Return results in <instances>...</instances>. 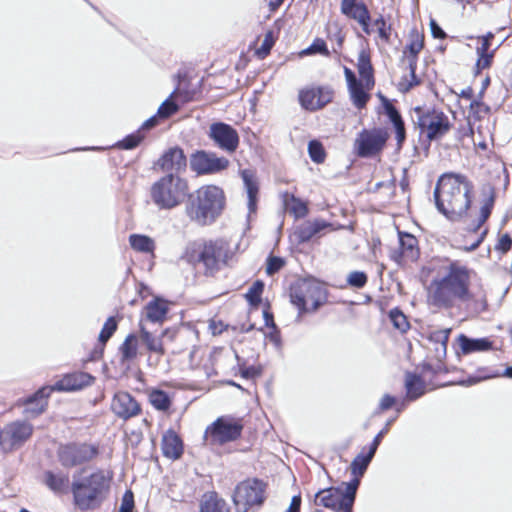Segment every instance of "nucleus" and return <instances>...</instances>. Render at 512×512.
I'll list each match as a JSON object with an SVG mask.
<instances>
[{"label": "nucleus", "instance_id": "nucleus-1", "mask_svg": "<svg viewBox=\"0 0 512 512\" xmlns=\"http://www.w3.org/2000/svg\"><path fill=\"white\" fill-rule=\"evenodd\" d=\"M473 183L461 173H443L434 189L437 210L451 222H460L469 215Z\"/></svg>", "mask_w": 512, "mask_h": 512}, {"label": "nucleus", "instance_id": "nucleus-2", "mask_svg": "<svg viewBox=\"0 0 512 512\" xmlns=\"http://www.w3.org/2000/svg\"><path fill=\"white\" fill-rule=\"evenodd\" d=\"M471 271L457 261H452L441 278L432 280L429 299L437 308L450 309L457 302L465 303L472 299L470 291Z\"/></svg>", "mask_w": 512, "mask_h": 512}, {"label": "nucleus", "instance_id": "nucleus-3", "mask_svg": "<svg viewBox=\"0 0 512 512\" xmlns=\"http://www.w3.org/2000/svg\"><path fill=\"white\" fill-rule=\"evenodd\" d=\"M225 194L216 185H204L189 192L185 203L186 216L200 226L214 223L225 207Z\"/></svg>", "mask_w": 512, "mask_h": 512}, {"label": "nucleus", "instance_id": "nucleus-4", "mask_svg": "<svg viewBox=\"0 0 512 512\" xmlns=\"http://www.w3.org/2000/svg\"><path fill=\"white\" fill-rule=\"evenodd\" d=\"M110 483L111 476L102 469L74 479L71 484L74 505L80 511L98 509L109 495Z\"/></svg>", "mask_w": 512, "mask_h": 512}, {"label": "nucleus", "instance_id": "nucleus-5", "mask_svg": "<svg viewBox=\"0 0 512 512\" xmlns=\"http://www.w3.org/2000/svg\"><path fill=\"white\" fill-rule=\"evenodd\" d=\"M149 195L159 210H173L187 199L188 180L182 176L164 174L151 185Z\"/></svg>", "mask_w": 512, "mask_h": 512}, {"label": "nucleus", "instance_id": "nucleus-6", "mask_svg": "<svg viewBox=\"0 0 512 512\" xmlns=\"http://www.w3.org/2000/svg\"><path fill=\"white\" fill-rule=\"evenodd\" d=\"M238 245L220 238L205 242L198 255V261L203 264L206 275H214L223 267L234 262Z\"/></svg>", "mask_w": 512, "mask_h": 512}, {"label": "nucleus", "instance_id": "nucleus-7", "mask_svg": "<svg viewBox=\"0 0 512 512\" xmlns=\"http://www.w3.org/2000/svg\"><path fill=\"white\" fill-rule=\"evenodd\" d=\"M327 298L326 289L315 280H302L291 288L290 299L299 314L315 312Z\"/></svg>", "mask_w": 512, "mask_h": 512}, {"label": "nucleus", "instance_id": "nucleus-8", "mask_svg": "<svg viewBox=\"0 0 512 512\" xmlns=\"http://www.w3.org/2000/svg\"><path fill=\"white\" fill-rule=\"evenodd\" d=\"M242 431L243 424L240 419L220 416L207 426L203 438L208 445H224L239 439Z\"/></svg>", "mask_w": 512, "mask_h": 512}, {"label": "nucleus", "instance_id": "nucleus-9", "mask_svg": "<svg viewBox=\"0 0 512 512\" xmlns=\"http://www.w3.org/2000/svg\"><path fill=\"white\" fill-rule=\"evenodd\" d=\"M414 112L417 115L416 124L421 133H426L429 141L438 140L443 137L451 128L448 116L436 109L416 107Z\"/></svg>", "mask_w": 512, "mask_h": 512}, {"label": "nucleus", "instance_id": "nucleus-10", "mask_svg": "<svg viewBox=\"0 0 512 512\" xmlns=\"http://www.w3.org/2000/svg\"><path fill=\"white\" fill-rule=\"evenodd\" d=\"M34 426L25 420H15L0 429V450L4 454L21 448L33 435Z\"/></svg>", "mask_w": 512, "mask_h": 512}, {"label": "nucleus", "instance_id": "nucleus-11", "mask_svg": "<svg viewBox=\"0 0 512 512\" xmlns=\"http://www.w3.org/2000/svg\"><path fill=\"white\" fill-rule=\"evenodd\" d=\"M98 455V448L87 443H68L60 445L57 457L65 468H72L91 461Z\"/></svg>", "mask_w": 512, "mask_h": 512}, {"label": "nucleus", "instance_id": "nucleus-12", "mask_svg": "<svg viewBox=\"0 0 512 512\" xmlns=\"http://www.w3.org/2000/svg\"><path fill=\"white\" fill-rule=\"evenodd\" d=\"M264 501V486L257 479L241 482L236 486L233 502L237 512H247L254 505Z\"/></svg>", "mask_w": 512, "mask_h": 512}, {"label": "nucleus", "instance_id": "nucleus-13", "mask_svg": "<svg viewBox=\"0 0 512 512\" xmlns=\"http://www.w3.org/2000/svg\"><path fill=\"white\" fill-rule=\"evenodd\" d=\"M388 138L389 135L384 129H363L355 140V152L361 158L375 156L383 150Z\"/></svg>", "mask_w": 512, "mask_h": 512}, {"label": "nucleus", "instance_id": "nucleus-14", "mask_svg": "<svg viewBox=\"0 0 512 512\" xmlns=\"http://www.w3.org/2000/svg\"><path fill=\"white\" fill-rule=\"evenodd\" d=\"M229 166V160L216 153L198 150L190 156V168L198 175L219 173Z\"/></svg>", "mask_w": 512, "mask_h": 512}, {"label": "nucleus", "instance_id": "nucleus-15", "mask_svg": "<svg viewBox=\"0 0 512 512\" xmlns=\"http://www.w3.org/2000/svg\"><path fill=\"white\" fill-rule=\"evenodd\" d=\"M334 91L330 86H312L299 91L298 100L307 111H317L332 102Z\"/></svg>", "mask_w": 512, "mask_h": 512}, {"label": "nucleus", "instance_id": "nucleus-16", "mask_svg": "<svg viewBox=\"0 0 512 512\" xmlns=\"http://www.w3.org/2000/svg\"><path fill=\"white\" fill-rule=\"evenodd\" d=\"M209 138L221 150L233 153L239 146V135L235 128L224 122H214L209 127Z\"/></svg>", "mask_w": 512, "mask_h": 512}, {"label": "nucleus", "instance_id": "nucleus-17", "mask_svg": "<svg viewBox=\"0 0 512 512\" xmlns=\"http://www.w3.org/2000/svg\"><path fill=\"white\" fill-rule=\"evenodd\" d=\"M154 168L164 174L181 176L187 168V157L179 146L170 147L158 158Z\"/></svg>", "mask_w": 512, "mask_h": 512}, {"label": "nucleus", "instance_id": "nucleus-18", "mask_svg": "<svg viewBox=\"0 0 512 512\" xmlns=\"http://www.w3.org/2000/svg\"><path fill=\"white\" fill-rule=\"evenodd\" d=\"M315 504L322 505L335 512H352L353 506L351 503L346 502V495L343 492V487H329L322 489L315 494Z\"/></svg>", "mask_w": 512, "mask_h": 512}, {"label": "nucleus", "instance_id": "nucleus-19", "mask_svg": "<svg viewBox=\"0 0 512 512\" xmlns=\"http://www.w3.org/2000/svg\"><path fill=\"white\" fill-rule=\"evenodd\" d=\"M112 412L120 419L128 420L141 413V406L128 392H117L111 402Z\"/></svg>", "mask_w": 512, "mask_h": 512}, {"label": "nucleus", "instance_id": "nucleus-20", "mask_svg": "<svg viewBox=\"0 0 512 512\" xmlns=\"http://www.w3.org/2000/svg\"><path fill=\"white\" fill-rule=\"evenodd\" d=\"M340 10L343 15L359 23L366 34H371L370 13L366 4L358 0H342Z\"/></svg>", "mask_w": 512, "mask_h": 512}, {"label": "nucleus", "instance_id": "nucleus-21", "mask_svg": "<svg viewBox=\"0 0 512 512\" xmlns=\"http://www.w3.org/2000/svg\"><path fill=\"white\" fill-rule=\"evenodd\" d=\"M398 238L399 252H393L391 258L398 264H400L403 259L411 262L416 261L420 255L417 238L403 231L398 232Z\"/></svg>", "mask_w": 512, "mask_h": 512}, {"label": "nucleus", "instance_id": "nucleus-22", "mask_svg": "<svg viewBox=\"0 0 512 512\" xmlns=\"http://www.w3.org/2000/svg\"><path fill=\"white\" fill-rule=\"evenodd\" d=\"M331 227L332 224L324 219L308 220L296 226L294 236L298 244H303Z\"/></svg>", "mask_w": 512, "mask_h": 512}, {"label": "nucleus", "instance_id": "nucleus-23", "mask_svg": "<svg viewBox=\"0 0 512 512\" xmlns=\"http://www.w3.org/2000/svg\"><path fill=\"white\" fill-rule=\"evenodd\" d=\"M94 377L83 371H77L65 375L61 380L57 381L54 386H50L57 391H75L90 385Z\"/></svg>", "mask_w": 512, "mask_h": 512}, {"label": "nucleus", "instance_id": "nucleus-24", "mask_svg": "<svg viewBox=\"0 0 512 512\" xmlns=\"http://www.w3.org/2000/svg\"><path fill=\"white\" fill-rule=\"evenodd\" d=\"M53 388L50 386L41 387L34 394L28 396L23 404L25 406L24 413L30 417H36L42 414L47 407V399Z\"/></svg>", "mask_w": 512, "mask_h": 512}, {"label": "nucleus", "instance_id": "nucleus-25", "mask_svg": "<svg viewBox=\"0 0 512 512\" xmlns=\"http://www.w3.org/2000/svg\"><path fill=\"white\" fill-rule=\"evenodd\" d=\"M162 452L169 459H179L183 454V443L180 437L173 431L168 430L162 437Z\"/></svg>", "mask_w": 512, "mask_h": 512}, {"label": "nucleus", "instance_id": "nucleus-26", "mask_svg": "<svg viewBox=\"0 0 512 512\" xmlns=\"http://www.w3.org/2000/svg\"><path fill=\"white\" fill-rule=\"evenodd\" d=\"M357 69L361 77V81L365 82L367 90H371L375 84L374 69L371 63L370 54L365 49H362L359 52Z\"/></svg>", "mask_w": 512, "mask_h": 512}, {"label": "nucleus", "instance_id": "nucleus-27", "mask_svg": "<svg viewBox=\"0 0 512 512\" xmlns=\"http://www.w3.org/2000/svg\"><path fill=\"white\" fill-rule=\"evenodd\" d=\"M383 108L385 114L394 126L397 142L401 144L406 138L405 124L402 116L387 98H383Z\"/></svg>", "mask_w": 512, "mask_h": 512}, {"label": "nucleus", "instance_id": "nucleus-28", "mask_svg": "<svg viewBox=\"0 0 512 512\" xmlns=\"http://www.w3.org/2000/svg\"><path fill=\"white\" fill-rule=\"evenodd\" d=\"M458 344L463 354L488 351L493 347L492 341L488 338H470L464 334L459 335Z\"/></svg>", "mask_w": 512, "mask_h": 512}, {"label": "nucleus", "instance_id": "nucleus-29", "mask_svg": "<svg viewBox=\"0 0 512 512\" xmlns=\"http://www.w3.org/2000/svg\"><path fill=\"white\" fill-rule=\"evenodd\" d=\"M406 399L415 401L426 393L424 380L416 373L407 372L405 375Z\"/></svg>", "mask_w": 512, "mask_h": 512}, {"label": "nucleus", "instance_id": "nucleus-30", "mask_svg": "<svg viewBox=\"0 0 512 512\" xmlns=\"http://www.w3.org/2000/svg\"><path fill=\"white\" fill-rule=\"evenodd\" d=\"M376 449L369 445L368 448L364 447L359 454L352 460L350 469L353 476H363L371 463Z\"/></svg>", "mask_w": 512, "mask_h": 512}, {"label": "nucleus", "instance_id": "nucleus-31", "mask_svg": "<svg viewBox=\"0 0 512 512\" xmlns=\"http://www.w3.org/2000/svg\"><path fill=\"white\" fill-rule=\"evenodd\" d=\"M146 318L152 323H161L168 313V302L162 298H154L145 306Z\"/></svg>", "mask_w": 512, "mask_h": 512}, {"label": "nucleus", "instance_id": "nucleus-32", "mask_svg": "<svg viewBox=\"0 0 512 512\" xmlns=\"http://www.w3.org/2000/svg\"><path fill=\"white\" fill-rule=\"evenodd\" d=\"M167 333L168 330H164L159 336H155L151 332H149L142 324H140L141 341L145 344L149 352L158 354L160 356L165 354L162 339Z\"/></svg>", "mask_w": 512, "mask_h": 512}, {"label": "nucleus", "instance_id": "nucleus-33", "mask_svg": "<svg viewBox=\"0 0 512 512\" xmlns=\"http://www.w3.org/2000/svg\"><path fill=\"white\" fill-rule=\"evenodd\" d=\"M241 177L248 196L249 213H255L257 208V195L259 191L258 184L251 170H242Z\"/></svg>", "mask_w": 512, "mask_h": 512}, {"label": "nucleus", "instance_id": "nucleus-34", "mask_svg": "<svg viewBox=\"0 0 512 512\" xmlns=\"http://www.w3.org/2000/svg\"><path fill=\"white\" fill-rule=\"evenodd\" d=\"M200 512H230V509L224 499L219 498L215 492H212L204 495Z\"/></svg>", "mask_w": 512, "mask_h": 512}, {"label": "nucleus", "instance_id": "nucleus-35", "mask_svg": "<svg viewBox=\"0 0 512 512\" xmlns=\"http://www.w3.org/2000/svg\"><path fill=\"white\" fill-rule=\"evenodd\" d=\"M451 329L436 330L430 333L429 340L433 342L435 346V354L438 360H442L446 357L447 343L449 340Z\"/></svg>", "mask_w": 512, "mask_h": 512}, {"label": "nucleus", "instance_id": "nucleus-36", "mask_svg": "<svg viewBox=\"0 0 512 512\" xmlns=\"http://www.w3.org/2000/svg\"><path fill=\"white\" fill-rule=\"evenodd\" d=\"M348 90L353 105L358 109H363L370 99L369 90H367L365 82L359 81L349 86Z\"/></svg>", "mask_w": 512, "mask_h": 512}, {"label": "nucleus", "instance_id": "nucleus-37", "mask_svg": "<svg viewBox=\"0 0 512 512\" xmlns=\"http://www.w3.org/2000/svg\"><path fill=\"white\" fill-rule=\"evenodd\" d=\"M424 47V36L413 29L409 34V43L406 45L404 53L408 52V62L414 60L418 61V54Z\"/></svg>", "mask_w": 512, "mask_h": 512}, {"label": "nucleus", "instance_id": "nucleus-38", "mask_svg": "<svg viewBox=\"0 0 512 512\" xmlns=\"http://www.w3.org/2000/svg\"><path fill=\"white\" fill-rule=\"evenodd\" d=\"M129 244L132 249L141 253H153L155 249L154 240L142 234H131L129 236Z\"/></svg>", "mask_w": 512, "mask_h": 512}, {"label": "nucleus", "instance_id": "nucleus-39", "mask_svg": "<svg viewBox=\"0 0 512 512\" xmlns=\"http://www.w3.org/2000/svg\"><path fill=\"white\" fill-rule=\"evenodd\" d=\"M44 478L47 487L54 492H61L69 482L68 475L62 472L54 473L53 471H46Z\"/></svg>", "mask_w": 512, "mask_h": 512}, {"label": "nucleus", "instance_id": "nucleus-40", "mask_svg": "<svg viewBox=\"0 0 512 512\" xmlns=\"http://www.w3.org/2000/svg\"><path fill=\"white\" fill-rule=\"evenodd\" d=\"M149 401L159 411H166L171 406V399L168 393L159 389L153 390L149 394Z\"/></svg>", "mask_w": 512, "mask_h": 512}, {"label": "nucleus", "instance_id": "nucleus-41", "mask_svg": "<svg viewBox=\"0 0 512 512\" xmlns=\"http://www.w3.org/2000/svg\"><path fill=\"white\" fill-rule=\"evenodd\" d=\"M119 351L123 361L134 359L137 356V336L129 334L121 344Z\"/></svg>", "mask_w": 512, "mask_h": 512}, {"label": "nucleus", "instance_id": "nucleus-42", "mask_svg": "<svg viewBox=\"0 0 512 512\" xmlns=\"http://www.w3.org/2000/svg\"><path fill=\"white\" fill-rule=\"evenodd\" d=\"M286 207L288 211L294 215L295 218H303L308 214L307 204L301 199L290 196V202L286 201Z\"/></svg>", "mask_w": 512, "mask_h": 512}, {"label": "nucleus", "instance_id": "nucleus-43", "mask_svg": "<svg viewBox=\"0 0 512 512\" xmlns=\"http://www.w3.org/2000/svg\"><path fill=\"white\" fill-rule=\"evenodd\" d=\"M389 318L394 328L399 330L401 333L406 332L410 327L406 315L399 308L391 309L389 312Z\"/></svg>", "mask_w": 512, "mask_h": 512}, {"label": "nucleus", "instance_id": "nucleus-44", "mask_svg": "<svg viewBox=\"0 0 512 512\" xmlns=\"http://www.w3.org/2000/svg\"><path fill=\"white\" fill-rule=\"evenodd\" d=\"M308 154L314 163L320 164L325 161L326 152L319 140L313 139L308 143Z\"/></svg>", "mask_w": 512, "mask_h": 512}, {"label": "nucleus", "instance_id": "nucleus-45", "mask_svg": "<svg viewBox=\"0 0 512 512\" xmlns=\"http://www.w3.org/2000/svg\"><path fill=\"white\" fill-rule=\"evenodd\" d=\"M144 137V133L141 132V129H138L136 132L131 133L124 137L122 140L118 141L116 146L123 150H131L137 147L144 139Z\"/></svg>", "mask_w": 512, "mask_h": 512}, {"label": "nucleus", "instance_id": "nucleus-46", "mask_svg": "<svg viewBox=\"0 0 512 512\" xmlns=\"http://www.w3.org/2000/svg\"><path fill=\"white\" fill-rule=\"evenodd\" d=\"M178 88H176L170 96L160 105L157 111V115L162 118L166 119L169 118L171 115L176 113L179 109V106L172 101L173 96L177 93Z\"/></svg>", "mask_w": 512, "mask_h": 512}, {"label": "nucleus", "instance_id": "nucleus-47", "mask_svg": "<svg viewBox=\"0 0 512 512\" xmlns=\"http://www.w3.org/2000/svg\"><path fill=\"white\" fill-rule=\"evenodd\" d=\"M264 290V283L261 280L255 281L249 288L245 297L251 306H257L261 302V295Z\"/></svg>", "mask_w": 512, "mask_h": 512}, {"label": "nucleus", "instance_id": "nucleus-48", "mask_svg": "<svg viewBox=\"0 0 512 512\" xmlns=\"http://www.w3.org/2000/svg\"><path fill=\"white\" fill-rule=\"evenodd\" d=\"M117 327H118V323H117L115 317H113V316L109 317L105 321V323L100 331V334L98 337L99 342L102 345H105L108 342V340L113 336V334L116 332Z\"/></svg>", "mask_w": 512, "mask_h": 512}, {"label": "nucleus", "instance_id": "nucleus-49", "mask_svg": "<svg viewBox=\"0 0 512 512\" xmlns=\"http://www.w3.org/2000/svg\"><path fill=\"white\" fill-rule=\"evenodd\" d=\"M408 68L410 71V81L405 79L399 83V90L404 93L410 91L414 86H417L420 83V80L416 75L417 62H414V60L409 61Z\"/></svg>", "mask_w": 512, "mask_h": 512}, {"label": "nucleus", "instance_id": "nucleus-50", "mask_svg": "<svg viewBox=\"0 0 512 512\" xmlns=\"http://www.w3.org/2000/svg\"><path fill=\"white\" fill-rule=\"evenodd\" d=\"M494 206V195L491 194L482 204L480 208V215L475 223V229L480 228L490 217Z\"/></svg>", "mask_w": 512, "mask_h": 512}, {"label": "nucleus", "instance_id": "nucleus-51", "mask_svg": "<svg viewBox=\"0 0 512 512\" xmlns=\"http://www.w3.org/2000/svg\"><path fill=\"white\" fill-rule=\"evenodd\" d=\"M361 477L362 476H353V479H351L349 482L343 483V485L345 486L343 488V492L346 495V502L351 503L352 506L354 505L356 499V494L360 485Z\"/></svg>", "mask_w": 512, "mask_h": 512}, {"label": "nucleus", "instance_id": "nucleus-52", "mask_svg": "<svg viewBox=\"0 0 512 512\" xmlns=\"http://www.w3.org/2000/svg\"><path fill=\"white\" fill-rule=\"evenodd\" d=\"M374 25L377 26L379 37L385 43H389L392 27L390 24H387L383 15H379V17L374 20Z\"/></svg>", "mask_w": 512, "mask_h": 512}, {"label": "nucleus", "instance_id": "nucleus-53", "mask_svg": "<svg viewBox=\"0 0 512 512\" xmlns=\"http://www.w3.org/2000/svg\"><path fill=\"white\" fill-rule=\"evenodd\" d=\"M367 275L362 271H353L347 277V283L354 288H363L367 283Z\"/></svg>", "mask_w": 512, "mask_h": 512}, {"label": "nucleus", "instance_id": "nucleus-54", "mask_svg": "<svg viewBox=\"0 0 512 512\" xmlns=\"http://www.w3.org/2000/svg\"><path fill=\"white\" fill-rule=\"evenodd\" d=\"M305 54H322L325 56L329 55V50L327 48L326 42L320 38H317L313 41V43L304 50Z\"/></svg>", "mask_w": 512, "mask_h": 512}, {"label": "nucleus", "instance_id": "nucleus-55", "mask_svg": "<svg viewBox=\"0 0 512 512\" xmlns=\"http://www.w3.org/2000/svg\"><path fill=\"white\" fill-rule=\"evenodd\" d=\"M284 265L285 261L283 258L278 256H270L267 259L266 273L268 275H273L277 273Z\"/></svg>", "mask_w": 512, "mask_h": 512}, {"label": "nucleus", "instance_id": "nucleus-56", "mask_svg": "<svg viewBox=\"0 0 512 512\" xmlns=\"http://www.w3.org/2000/svg\"><path fill=\"white\" fill-rule=\"evenodd\" d=\"M274 45V37L271 31L265 34L261 47L257 50V54L264 57L268 55Z\"/></svg>", "mask_w": 512, "mask_h": 512}, {"label": "nucleus", "instance_id": "nucleus-57", "mask_svg": "<svg viewBox=\"0 0 512 512\" xmlns=\"http://www.w3.org/2000/svg\"><path fill=\"white\" fill-rule=\"evenodd\" d=\"M133 508H134V496H133L132 491L127 490L122 497L119 512H133Z\"/></svg>", "mask_w": 512, "mask_h": 512}, {"label": "nucleus", "instance_id": "nucleus-58", "mask_svg": "<svg viewBox=\"0 0 512 512\" xmlns=\"http://www.w3.org/2000/svg\"><path fill=\"white\" fill-rule=\"evenodd\" d=\"M477 54L479 56L476 62L477 72H479L482 69L490 67L492 63L493 53L477 52Z\"/></svg>", "mask_w": 512, "mask_h": 512}, {"label": "nucleus", "instance_id": "nucleus-59", "mask_svg": "<svg viewBox=\"0 0 512 512\" xmlns=\"http://www.w3.org/2000/svg\"><path fill=\"white\" fill-rule=\"evenodd\" d=\"M512 247V238L508 233L503 234L497 245L495 246V249L502 254L507 253Z\"/></svg>", "mask_w": 512, "mask_h": 512}, {"label": "nucleus", "instance_id": "nucleus-60", "mask_svg": "<svg viewBox=\"0 0 512 512\" xmlns=\"http://www.w3.org/2000/svg\"><path fill=\"white\" fill-rule=\"evenodd\" d=\"M394 420L395 418L388 420L385 427L382 430H380L378 434L374 437L373 441L370 444L373 448H375L376 450L378 449L384 435L388 432L389 426L393 423Z\"/></svg>", "mask_w": 512, "mask_h": 512}, {"label": "nucleus", "instance_id": "nucleus-61", "mask_svg": "<svg viewBox=\"0 0 512 512\" xmlns=\"http://www.w3.org/2000/svg\"><path fill=\"white\" fill-rule=\"evenodd\" d=\"M430 31L432 36L437 39H444L447 36L445 31L438 25V23L434 19L430 20Z\"/></svg>", "mask_w": 512, "mask_h": 512}, {"label": "nucleus", "instance_id": "nucleus-62", "mask_svg": "<svg viewBox=\"0 0 512 512\" xmlns=\"http://www.w3.org/2000/svg\"><path fill=\"white\" fill-rule=\"evenodd\" d=\"M395 403H396L395 397H393L389 394H385L380 401L379 410L386 411V410L390 409L393 405H395Z\"/></svg>", "mask_w": 512, "mask_h": 512}, {"label": "nucleus", "instance_id": "nucleus-63", "mask_svg": "<svg viewBox=\"0 0 512 512\" xmlns=\"http://www.w3.org/2000/svg\"><path fill=\"white\" fill-rule=\"evenodd\" d=\"M442 371V363H441V360H439V362L437 363L436 366H433L429 363H424L422 365V373L424 375L428 374V373H431L433 375L435 374H438L439 372Z\"/></svg>", "mask_w": 512, "mask_h": 512}, {"label": "nucleus", "instance_id": "nucleus-64", "mask_svg": "<svg viewBox=\"0 0 512 512\" xmlns=\"http://www.w3.org/2000/svg\"><path fill=\"white\" fill-rule=\"evenodd\" d=\"M300 507H301V496L295 495L291 499V503L287 509V512H300Z\"/></svg>", "mask_w": 512, "mask_h": 512}]
</instances>
